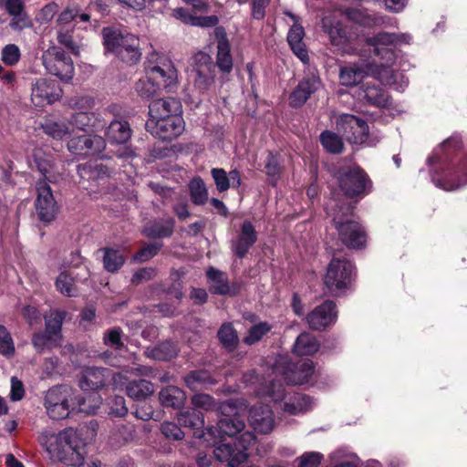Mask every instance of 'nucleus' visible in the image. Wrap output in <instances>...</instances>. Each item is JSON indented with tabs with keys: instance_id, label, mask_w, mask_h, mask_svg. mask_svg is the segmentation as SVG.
Masks as SVG:
<instances>
[{
	"instance_id": "a878e982",
	"label": "nucleus",
	"mask_w": 467,
	"mask_h": 467,
	"mask_svg": "<svg viewBox=\"0 0 467 467\" xmlns=\"http://www.w3.org/2000/svg\"><path fill=\"white\" fill-rule=\"evenodd\" d=\"M108 378L109 372L105 368H86L82 371L79 387L85 391L96 390L105 386Z\"/></svg>"
},
{
	"instance_id": "6ab92c4d",
	"label": "nucleus",
	"mask_w": 467,
	"mask_h": 467,
	"mask_svg": "<svg viewBox=\"0 0 467 467\" xmlns=\"http://www.w3.org/2000/svg\"><path fill=\"white\" fill-rule=\"evenodd\" d=\"M60 98V90L55 84L46 78H38L32 83L31 100L37 106L42 107L51 104Z\"/></svg>"
},
{
	"instance_id": "680f3d73",
	"label": "nucleus",
	"mask_w": 467,
	"mask_h": 467,
	"mask_svg": "<svg viewBox=\"0 0 467 467\" xmlns=\"http://www.w3.org/2000/svg\"><path fill=\"white\" fill-rule=\"evenodd\" d=\"M212 176L219 192H225L229 189V180L226 171L223 169L213 168Z\"/></svg>"
},
{
	"instance_id": "49530a36",
	"label": "nucleus",
	"mask_w": 467,
	"mask_h": 467,
	"mask_svg": "<svg viewBox=\"0 0 467 467\" xmlns=\"http://www.w3.org/2000/svg\"><path fill=\"white\" fill-rule=\"evenodd\" d=\"M96 117L94 113L78 112L68 120L71 128L75 129V135L78 131H84L87 128L95 125Z\"/></svg>"
},
{
	"instance_id": "0e129e2a",
	"label": "nucleus",
	"mask_w": 467,
	"mask_h": 467,
	"mask_svg": "<svg viewBox=\"0 0 467 467\" xmlns=\"http://www.w3.org/2000/svg\"><path fill=\"white\" fill-rule=\"evenodd\" d=\"M57 41L67 47L72 53L78 55L80 51L79 46L73 40L72 36L67 32H58Z\"/></svg>"
},
{
	"instance_id": "603ef678",
	"label": "nucleus",
	"mask_w": 467,
	"mask_h": 467,
	"mask_svg": "<svg viewBox=\"0 0 467 467\" xmlns=\"http://www.w3.org/2000/svg\"><path fill=\"white\" fill-rule=\"evenodd\" d=\"M218 337L224 348L233 349L237 344V335L231 325H223L218 331Z\"/></svg>"
},
{
	"instance_id": "ea45409f",
	"label": "nucleus",
	"mask_w": 467,
	"mask_h": 467,
	"mask_svg": "<svg viewBox=\"0 0 467 467\" xmlns=\"http://www.w3.org/2000/svg\"><path fill=\"white\" fill-rule=\"evenodd\" d=\"M126 388L128 395L136 400L145 399L154 391L152 384L145 379L131 381Z\"/></svg>"
},
{
	"instance_id": "338daca9",
	"label": "nucleus",
	"mask_w": 467,
	"mask_h": 467,
	"mask_svg": "<svg viewBox=\"0 0 467 467\" xmlns=\"http://www.w3.org/2000/svg\"><path fill=\"white\" fill-rule=\"evenodd\" d=\"M128 411V408L125 405V400L121 396H117L112 400L110 406V413L116 416H124Z\"/></svg>"
},
{
	"instance_id": "37998d69",
	"label": "nucleus",
	"mask_w": 467,
	"mask_h": 467,
	"mask_svg": "<svg viewBox=\"0 0 467 467\" xmlns=\"http://www.w3.org/2000/svg\"><path fill=\"white\" fill-rule=\"evenodd\" d=\"M185 382L194 391L206 389L208 386L214 384V381L206 371L192 372L185 378Z\"/></svg>"
},
{
	"instance_id": "4d7b16f0",
	"label": "nucleus",
	"mask_w": 467,
	"mask_h": 467,
	"mask_svg": "<svg viewBox=\"0 0 467 467\" xmlns=\"http://www.w3.org/2000/svg\"><path fill=\"white\" fill-rule=\"evenodd\" d=\"M323 459V455L317 451H308L296 459L297 467H317Z\"/></svg>"
},
{
	"instance_id": "6e6d98bb",
	"label": "nucleus",
	"mask_w": 467,
	"mask_h": 467,
	"mask_svg": "<svg viewBox=\"0 0 467 467\" xmlns=\"http://www.w3.org/2000/svg\"><path fill=\"white\" fill-rule=\"evenodd\" d=\"M271 327L267 323H260L254 327H252L247 336L244 337V342L248 345H252L257 341H259L264 335H265Z\"/></svg>"
},
{
	"instance_id": "a211bd4d",
	"label": "nucleus",
	"mask_w": 467,
	"mask_h": 467,
	"mask_svg": "<svg viewBox=\"0 0 467 467\" xmlns=\"http://www.w3.org/2000/svg\"><path fill=\"white\" fill-rule=\"evenodd\" d=\"M105 148V140L98 135H73L67 143L69 151L79 155L100 152Z\"/></svg>"
},
{
	"instance_id": "412c9836",
	"label": "nucleus",
	"mask_w": 467,
	"mask_h": 467,
	"mask_svg": "<svg viewBox=\"0 0 467 467\" xmlns=\"http://www.w3.org/2000/svg\"><path fill=\"white\" fill-rule=\"evenodd\" d=\"M4 7L12 16L9 26L13 30L20 31L32 26L31 19L25 11L24 0H5Z\"/></svg>"
},
{
	"instance_id": "9b49d317",
	"label": "nucleus",
	"mask_w": 467,
	"mask_h": 467,
	"mask_svg": "<svg viewBox=\"0 0 467 467\" xmlns=\"http://www.w3.org/2000/svg\"><path fill=\"white\" fill-rule=\"evenodd\" d=\"M337 128L352 143H363L368 132V127L361 119L350 114H343L337 119Z\"/></svg>"
},
{
	"instance_id": "c03bdc74",
	"label": "nucleus",
	"mask_w": 467,
	"mask_h": 467,
	"mask_svg": "<svg viewBox=\"0 0 467 467\" xmlns=\"http://www.w3.org/2000/svg\"><path fill=\"white\" fill-rule=\"evenodd\" d=\"M65 317L66 312L58 310L52 311L49 316L46 317L47 332L59 340L61 339L60 331Z\"/></svg>"
},
{
	"instance_id": "7c9ffc66",
	"label": "nucleus",
	"mask_w": 467,
	"mask_h": 467,
	"mask_svg": "<svg viewBox=\"0 0 467 467\" xmlns=\"http://www.w3.org/2000/svg\"><path fill=\"white\" fill-rule=\"evenodd\" d=\"M207 277L210 288L213 293L230 296L235 294L234 290L230 287L224 273L211 267L207 271Z\"/></svg>"
},
{
	"instance_id": "ddd939ff",
	"label": "nucleus",
	"mask_w": 467,
	"mask_h": 467,
	"mask_svg": "<svg viewBox=\"0 0 467 467\" xmlns=\"http://www.w3.org/2000/svg\"><path fill=\"white\" fill-rule=\"evenodd\" d=\"M146 74L150 75L160 88H170L177 83V70L171 60L161 57L159 62L152 64L150 62L146 68Z\"/></svg>"
},
{
	"instance_id": "2f4dec72",
	"label": "nucleus",
	"mask_w": 467,
	"mask_h": 467,
	"mask_svg": "<svg viewBox=\"0 0 467 467\" xmlns=\"http://www.w3.org/2000/svg\"><path fill=\"white\" fill-rule=\"evenodd\" d=\"M322 27L328 35L333 45H340L346 40V32L335 16H326L322 19Z\"/></svg>"
},
{
	"instance_id": "393cba45",
	"label": "nucleus",
	"mask_w": 467,
	"mask_h": 467,
	"mask_svg": "<svg viewBox=\"0 0 467 467\" xmlns=\"http://www.w3.org/2000/svg\"><path fill=\"white\" fill-rule=\"evenodd\" d=\"M257 234L250 222H244L241 226L239 236L233 242L232 248L235 254L244 257L251 246L256 242Z\"/></svg>"
},
{
	"instance_id": "de8ad7c7",
	"label": "nucleus",
	"mask_w": 467,
	"mask_h": 467,
	"mask_svg": "<svg viewBox=\"0 0 467 467\" xmlns=\"http://www.w3.org/2000/svg\"><path fill=\"white\" fill-rule=\"evenodd\" d=\"M103 258L104 267L109 272H116L124 264L125 258L123 254L114 249L106 248Z\"/></svg>"
},
{
	"instance_id": "7ed1b4c3",
	"label": "nucleus",
	"mask_w": 467,
	"mask_h": 467,
	"mask_svg": "<svg viewBox=\"0 0 467 467\" xmlns=\"http://www.w3.org/2000/svg\"><path fill=\"white\" fill-rule=\"evenodd\" d=\"M241 407H246L243 401L240 400H229L223 403L220 406V410L224 415L221 419L216 428H209L205 433H202L201 437L209 436V443H216L217 437L215 432L218 433V438L223 441H227L226 437L231 441H237L238 438H234L235 435L239 434L244 429V421L239 419V411L242 410Z\"/></svg>"
},
{
	"instance_id": "e2e57ef3",
	"label": "nucleus",
	"mask_w": 467,
	"mask_h": 467,
	"mask_svg": "<svg viewBox=\"0 0 467 467\" xmlns=\"http://www.w3.org/2000/svg\"><path fill=\"white\" fill-rule=\"evenodd\" d=\"M161 431L165 437L173 440H182L184 436L183 431L172 422H164L161 426Z\"/></svg>"
},
{
	"instance_id": "bb28decb",
	"label": "nucleus",
	"mask_w": 467,
	"mask_h": 467,
	"mask_svg": "<svg viewBox=\"0 0 467 467\" xmlns=\"http://www.w3.org/2000/svg\"><path fill=\"white\" fill-rule=\"evenodd\" d=\"M217 36V56L216 64L220 70L229 73L233 68L230 44L225 34L220 28L216 29Z\"/></svg>"
},
{
	"instance_id": "774afa93",
	"label": "nucleus",
	"mask_w": 467,
	"mask_h": 467,
	"mask_svg": "<svg viewBox=\"0 0 467 467\" xmlns=\"http://www.w3.org/2000/svg\"><path fill=\"white\" fill-rule=\"evenodd\" d=\"M192 404L197 408L209 410L213 406V400L207 394H196L192 397Z\"/></svg>"
},
{
	"instance_id": "f257e3e1",
	"label": "nucleus",
	"mask_w": 467,
	"mask_h": 467,
	"mask_svg": "<svg viewBox=\"0 0 467 467\" xmlns=\"http://www.w3.org/2000/svg\"><path fill=\"white\" fill-rule=\"evenodd\" d=\"M411 36L409 34L386 32H380L375 36L368 38L367 43L373 47L375 54L380 56L385 60V64L382 63L376 67L366 65L342 67L339 73L340 83L347 87H353L371 74L385 85H394L396 75L389 67L395 60L393 47L401 44H409Z\"/></svg>"
},
{
	"instance_id": "473e14b6",
	"label": "nucleus",
	"mask_w": 467,
	"mask_h": 467,
	"mask_svg": "<svg viewBox=\"0 0 467 467\" xmlns=\"http://www.w3.org/2000/svg\"><path fill=\"white\" fill-rule=\"evenodd\" d=\"M319 349L316 337L309 333H302L296 338L293 350L298 356L313 355Z\"/></svg>"
},
{
	"instance_id": "c9c22d12",
	"label": "nucleus",
	"mask_w": 467,
	"mask_h": 467,
	"mask_svg": "<svg viewBox=\"0 0 467 467\" xmlns=\"http://www.w3.org/2000/svg\"><path fill=\"white\" fill-rule=\"evenodd\" d=\"M346 16L350 19L357 23H359L361 25L367 26H382V25H391V22L393 21L392 18L387 17V16H379V17H370L364 15L360 10L358 9H348L346 11Z\"/></svg>"
},
{
	"instance_id": "dca6fc26",
	"label": "nucleus",
	"mask_w": 467,
	"mask_h": 467,
	"mask_svg": "<svg viewBox=\"0 0 467 467\" xmlns=\"http://www.w3.org/2000/svg\"><path fill=\"white\" fill-rule=\"evenodd\" d=\"M286 358H282L274 368L275 372L282 373L287 383L304 384L308 380L314 372V366L311 360H303L293 366V368L282 369L281 367L286 364Z\"/></svg>"
},
{
	"instance_id": "69168bd1",
	"label": "nucleus",
	"mask_w": 467,
	"mask_h": 467,
	"mask_svg": "<svg viewBox=\"0 0 467 467\" xmlns=\"http://www.w3.org/2000/svg\"><path fill=\"white\" fill-rule=\"evenodd\" d=\"M270 0H252V16L255 19H263L265 15V7Z\"/></svg>"
},
{
	"instance_id": "6e6552de",
	"label": "nucleus",
	"mask_w": 467,
	"mask_h": 467,
	"mask_svg": "<svg viewBox=\"0 0 467 467\" xmlns=\"http://www.w3.org/2000/svg\"><path fill=\"white\" fill-rule=\"evenodd\" d=\"M47 71L62 81H69L74 76V64L70 57L57 47H49L42 56Z\"/></svg>"
},
{
	"instance_id": "72a5a7b5",
	"label": "nucleus",
	"mask_w": 467,
	"mask_h": 467,
	"mask_svg": "<svg viewBox=\"0 0 467 467\" xmlns=\"http://www.w3.org/2000/svg\"><path fill=\"white\" fill-rule=\"evenodd\" d=\"M106 136L108 140L114 143H124L130 138V129L126 121L114 120L107 130Z\"/></svg>"
},
{
	"instance_id": "cd10ccee",
	"label": "nucleus",
	"mask_w": 467,
	"mask_h": 467,
	"mask_svg": "<svg viewBox=\"0 0 467 467\" xmlns=\"http://www.w3.org/2000/svg\"><path fill=\"white\" fill-rule=\"evenodd\" d=\"M171 16L183 24L194 26L211 27L218 23L216 16H198L191 14L186 8L177 7L172 10Z\"/></svg>"
},
{
	"instance_id": "39448f33",
	"label": "nucleus",
	"mask_w": 467,
	"mask_h": 467,
	"mask_svg": "<svg viewBox=\"0 0 467 467\" xmlns=\"http://www.w3.org/2000/svg\"><path fill=\"white\" fill-rule=\"evenodd\" d=\"M44 406L50 419H65L76 410L75 392L67 386L54 387L47 392Z\"/></svg>"
},
{
	"instance_id": "c85d7f7f",
	"label": "nucleus",
	"mask_w": 467,
	"mask_h": 467,
	"mask_svg": "<svg viewBox=\"0 0 467 467\" xmlns=\"http://www.w3.org/2000/svg\"><path fill=\"white\" fill-rule=\"evenodd\" d=\"M178 421L181 425L194 430L193 435L210 442L209 436L201 437V435L205 433L206 431H202L204 425V420L203 416L200 411L193 410L192 411L182 412L178 415Z\"/></svg>"
},
{
	"instance_id": "4be33fe9",
	"label": "nucleus",
	"mask_w": 467,
	"mask_h": 467,
	"mask_svg": "<svg viewBox=\"0 0 467 467\" xmlns=\"http://www.w3.org/2000/svg\"><path fill=\"white\" fill-rule=\"evenodd\" d=\"M180 111L181 103L175 99L153 100L149 106L150 119L148 121L163 120L173 114H180Z\"/></svg>"
},
{
	"instance_id": "e433bc0d",
	"label": "nucleus",
	"mask_w": 467,
	"mask_h": 467,
	"mask_svg": "<svg viewBox=\"0 0 467 467\" xmlns=\"http://www.w3.org/2000/svg\"><path fill=\"white\" fill-rule=\"evenodd\" d=\"M161 402L167 407L179 408L185 400L184 392L174 386H169L160 392Z\"/></svg>"
},
{
	"instance_id": "a19ab883",
	"label": "nucleus",
	"mask_w": 467,
	"mask_h": 467,
	"mask_svg": "<svg viewBox=\"0 0 467 467\" xmlns=\"http://www.w3.org/2000/svg\"><path fill=\"white\" fill-rule=\"evenodd\" d=\"M173 227L174 221L169 218L145 227L144 232L150 237L162 238L170 236L173 232Z\"/></svg>"
},
{
	"instance_id": "8fccbe9b",
	"label": "nucleus",
	"mask_w": 467,
	"mask_h": 467,
	"mask_svg": "<svg viewBox=\"0 0 467 467\" xmlns=\"http://www.w3.org/2000/svg\"><path fill=\"white\" fill-rule=\"evenodd\" d=\"M320 140L326 150L331 153H339L343 149L341 138L331 131L322 132Z\"/></svg>"
},
{
	"instance_id": "f03ea898",
	"label": "nucleus",
	"mask_w": 467,
	"mask_h": 467,
	"mask_svg": "<svg viewBox=\"0 0 467 467\" xmlns=\"http://www.w3.org/2000/svg\"><path fill=\"white\" fill-rule=\"evenodd\" d=\"M39 442L52 457L70 466H80L85 459V442L80 433L67 428L58 433L44 431Z\"/></svg>"
},
{
	"instance_id": "9d476101",
	"label": "nucleus",
	"mask_w": 467,
	"mask_h": 467,
	"mask_svg": "<svg viewBox=\"0 0 467 467\" xmlns=\"http://www.w3.org/2000/svg\"><path fill=\"white\" fill-rule=\"evenodd\" d=\"M333 222L338 232L341 241L349 248H361L366 243V234L358 223L353 220H344L337 214Z\"/></svg>"
},
{
	"instance_id": "423d86ee",
	"label": "nucleus",
	"mask_w": 467,
	"mask_h": 467,
	"mask_svg": "<svg viewBox=\"0 0 467 467\" xmlns=\"http://www.w3.org/2000/svg\"><path fill=\"white\" fill-rule=\"evenodd\" d=\"M255 444V437L250 431L242 433L237 441H223L214 449V456L229 467H238L247 458L246 451Z\"/></svg>"
},
{
	"instance_id": "09e8293b",
	"label": "nucleus",
	"mask_w": 467,
	"mask_h": 467,
	"mask_svg": "<svg viewBox=\"0 0 467 467\" xmlns=\"http://www.w3.org/2000/svg\"><path fill=\"white\" fill-rule=\"evenodd\" d=\"M135 88L140 97L147 99L153 97L161 89L158 84L150 78L149 74H146L144 78L136 83Z\"/></svg>"
},
{
	"instance_id": "aec40b11",
	"label": "nucleus",
	"mask_w": 467,
	"mask_h": 467,
	"mask_svg": "<svg viewBox=\"0 0 467 467\" xmlns=\"http://www.w3.org/2000/svg\"><path fill=\"white\" fill-rule=\"evenodd\" d=\"M249 422L256 431L269 433L275 425L273 411L266 405L254 406L249 411Z\"/></svg>"
},
{
	"instance_id": "f8f14e48",
	"label": "nucleus",
	"mask_w": 467,
	"mask_h": 467,
	"mask_svg": "<svg viewBox=\"0 0 467 467\" xmlns=\"http://www.w3.org/2000/svg\"><path fill=\"white\" fill-rule=\"evenodd\" d=\"M147 127L151 134L163 140H171L181 135L184 130V121L180 114L157 121H148Z\"/></svg>"
},
{
	"instance_id": "2eb2a0df",
	"label": "nucleus",
	"mask_w": 467,
	"mask_h": 467,
	"mask_svg": "<svg viewBox=\"0 0 467 467\" xmlns=\"http://www.w3.org/2000/svg\"><path fill=\"white\" fill-rule=\"evenodd\" d=\"M37 198L36 201V210L41 221H52L57 213V206L53 197L50 187L46 182H39L36 185Z\"/></svg>"
},
{
	"instance_id": "58836bf2",
	"label": "nucleus",
	"mask_w": 467,
	"mask_h": 467,
	"mask_svg": "<svg viewBox=\"0 0 467 467\" xmlns=\"http://www.w3.org/2000/svg\"><path fill=\"white\" fill-rule=\"evenodd\" d=\"M77 407L75 410L84 412L86 414H93L97 411L101 404V398L97 392L85 394L83 397L76 396Z\"/></svg>"
},
{
	"instance_id": "a18cd8bd",
	"label": "nucleus",
	"mask_w": 467,
	"mask_h": 467,
	"mask_svg": "<svg viewBox=\"0 0 467 467\" xmlns=\"http://www.w3.org/2000/svg\"><path fill=\"white\" fill-rule=\"evenodd\" d=\"M191 199L197 205L203 204L208 199V191L201 178H194L189 183Z\"/></svg>"
},
{
	"instance_id": "1a4fd4ad",
	"label": "nucleus",
	"mask_w": 467,
	"mask_h": 467,
	"mask_svg": "<svg viewBox=\"0 0 467 467\" xmlns=\"http://www.w3.org/2000/svg\"><path fill=\"white\" fill-rule=\"evenodd\" d=\"M190 78L201 91L207 90L213 83L215 69L212 57L208 54L199 52L193 57Z\"/></svg>"
},
{
	"instance_id": "5701e85b",
	"label": "nucleus",
	"mask_w": 467,
	"mask_h": 467,
	"mask_svg": "<svg viewBox=\"0 0 467 467\" xmlns=\"http://www.w3.org/2000/svg\"><path fill=\"white\" fill-rule=\"evenodd\" d=\"M320 85L319 78L315 75L305 78L290 95V105L294 108L301 107Z\"/></svg>"
},
{
	"instance_id": "bf43d9fd",
	"label": "nucleus",
	"mask_w": 467,
	"mask_h": 467,
	"mask_svg": "<svg viewBox=\"0 0 467 467\" xmlns=\"http://www.w3.org/2000/svg\"><path fill=\"white\" fill-rule=\"evenodd\" d=\"M161 245L162 244L161 243H153L146 245L134 255L133 260L138 262H145L150 260L157 254Z\"/></svg>"
},
{
	"instance_id": "c756f323",
	"label": "nucleus",
	"mask_w": 467,
	"mask_h": 467,
	"mask_svg": "<svg viewBox=\"0 0 467 467\" xmlns=\"http://www.w3.org/2000/svg\"><path fill=\"white\" fill-rule=\"evenodd\" d=\"M44 132L55 140H66L75 135L68 120L47 121L42 125Z\"/></svg>"
},
{
	"instance_id": "13d9d810",
	"label": "nucleus",
	"mask_w": 467,
	"mask_h": 467,
	"mask_svg": "<svg viewBox=\"0 0 467 467\" xmlns=\"http://www.w3.org/2000/svg\"><path fill=\"white\" fill-rule=\"evenodd\" d=\"M1 57L5 64L14 66L20 59V50L16 45H6L2 50Z\"/></svg>"
},
{
	"instance_id": "4468645a",
	"label": "nucleus",
	"mask_w": 467,
	"mask_h": 467,
	"mask_svg": "<svg viewBox=\"0 0 467 467\" xmlns=\"http://www.w3.org/2000/svg\"><path fill=\"white\" fill-rule=\"evenodd\" d=\"M337 179L340 188L350 197L363 193L368 184L366 174L358 167L341 171Z\"/></svg>"
},
{
	"instance_id": "b1692460",
	"label": "nucleus",
	"mask_w": 467,
	"mask_h": 467,
	"mask_svg": "<svg viewBox=\"0 0 467 467\" xmlns=\"http://www.w3.org/2000/svg\"><path fill=\"white\" fill-rule=\"evenodd\" d=\"M293 21L294 25L287 35V41L296 56L304 63L307 62L308 55L303 42L305 36L304 28L298 23L296 16L292 13H285Z\"/></svg>"
},
{
	"instance_id": "f3484780",
	"label": "nucleus",
	"mask_w": 467,
	"mask_h": 467,
	"mask_svg": "<svg viewBox=\"0 0 467 467\" xmlns=\"http://www.w3.org/2000/svg\"><path fill=\"white\" fill-rule=\"evenodd\" d=\"M337 317L336 305L332 301L327 300L312 310L306 316V321L310 328L322 330L334 324Z\"/></svg>"
},
{
	"instance_id": "0eeeda50",
	"label": "nucleus",
	"mask_w": 467,
	"mask_h": 467,
	"mask_svg": "<svg viewBox=\"0 0 467 467\" xmlns=\"http://www.w3.org/2000/svg\"><path fill=\"white\" fill-rule=\"evenodd\" d=\"M353 265L346 259L333 258L327 267L324 284L334 295L339 294L351 283Z\"/></svg>"
},
{
	"instance_id": "5fc2aeb1",
	"label": "nucleus",
	"mask_w": 467,
	"mask_h": 467,
	"mask_svg": "<svg viewBox=\"0 0 467 467\" xmlns=\"http://www.w3.org/2000/svg\"><path fill=\"white\" fill-rule=\"evenodd\" d=\"M0 353L5 357H12L15 353L13 339L3 326H0Z\"/></svg>"
},
{
	"instance_id": "864d4df0",
	"label": "nucleus",
	"mask_w": 467,
	"mask_h": 467,
	"mask_svg": "<svg viewBox=\"0 0 467 467\" xmlns=\"http://www.w3.org/2000/svg\"><path fill=\"white\" fill-rule=\"evenodd\" d=\"M151 354L156 359H171L176 356L177 348L172 343L164 342L152 349Z\"/></svg>"
},
{
	"instance_id": "79ce46f5",
	"label": "nucleus",
	"mask_w": 467,
	"mask_h": 467,
	"mask_svg": "<svg viewBox=\"0 0 467 467\" xmlns=\"http://www.w3.org/2000/svg\"><path fill=\"white\" fill-rule=\"evenodd\" d=\"M364 98L369 104L380 108H388L391 104L389 95L382 89L374 86H368L364 90Z\"/></svg>"
},
{
	"instance_id": "052dcab7",
	"label": "nucleus",
	"mask_w": 467,
	"mask_h": 467,
	"mask_svg": "<svg viewBox=\"0 0 467 467\" xmlns=\"http://www.w3.org/2000/svg\"><path fill=\"white\" fill-rule=\"evenodd\" d=\"M104 343L109 347L115 348L117 349L120 348L123 346L120 328L114 327L108 330L104 334Z\"/></svg>"
},
{
	"instance_id": "4c0bfd02",
	"label": "nucleus",
	"mask_w": 467,
	"mask_h": 467,
	"mask_svg": "<svg viewBox=\"0 0 467 467\" xmlns=\"http://www.w3.org/2000/svg\"><path fill=\"white\" fill-rule=\"evenodd\" d=\"M311 400L302 394H294L287 398L284 410L289 414H298L306 411L311 407Z\"/></svg>"
},
{
	"instance_id": "f704fd0d",
	"label": "nucleus",
	"mask_w": 467,
	"mask_h": 467,
	"mask_svg": "<svg viewBox=\"0 0 467 467\" xmlns=\"http://www.w3.org/2000/svg\"><path fill=\"white\" fill-rule=\"evenodd\" d=\"M56 289L65 296H75L78 295L76 280L72 274L67 270L61 271L55 281Z\"/></svg>"
},
{
	"instance_id": "20e7f679",
	"label": "nucleus",
	"mask_w": 467,
	"mask_h": 467,
	"mask_svg": "<svg viewBox=\"0 0 467 467\" xmlns=\"http://www.w3.org/2000/svg\"><path fill=\"white\" fill-rule=\"evenodd\" d=\"M104 45L107 50L113 52L128 64L137 63L141 57L139 38L132 34H122L112 28L102 31Z\"/></svg>"
},
{
	"instance_id": "3c124183",
	"label": "nucleus",
	"mask_w": 467,
	"mask_h": 467,
	"mask_svg": "<svg viewBox=\"0 0 467 467\" xmlns=\"http://www.w3.org/2000/svg\"><path fill=\"white\" fill-rule=\"evenodd\" d=\"M59 339L53 337L51 334L47 332L38 333L33 337V345L38 351H43L46 348H50L57 346L59 343Z\"/></svg>"
}]
</instances>
